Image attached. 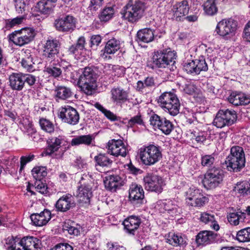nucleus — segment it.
I'll use <instances>...</instances> for the list:
<instances>
[{
    "instance_id": "obj_1",
    "label": "nucleus",
    "mask_w": 250,
    "mask_h": 250,
    "mask_svg": "<svg viewBox=\"0 0 250 250\" xmlns=\"http://www.w3.org/2000/svg\"><path fill=\"white\" fill-rule=\"evenodd\" d=\"M144 3L140 0H129L121 11L122 18L130 23H135L144 15Z\"/></svg>"
},
{
    "instance_id": "obj_2",
    "label": "nucleus",
    "mask_w": 250,
    "mask_h": 250,
    "mask_svg": "<svg viewBox=\"0 0 250 250\" xmlns=\"http://www.w3.org/2000/svg\"><path fill=\"white\" fill-rule=\"evenodd\" d=\"M176 54L170 48L155 51L151 58L150 67L154 68H167L175 62Z\"/></svg>"
},
{
    "instance_id": "obj_3",
    "label": "nucleus",
    "mask_w": 250,
    "mask_h": 250,
    "mask_svg": "<svg viewBox=\"0 0 250 250\" xmlns=\"http://www.w3.org/2000/svg\"><path fill=\"white\" fill-rule=\"evenodd\" d=\"M246 159L242 147L234 146L230 148V154L225 161L229 170L240 171L245 165Z\"/></svg>"
},
{
    "instance_id": "obj_4",
    "label": "nucleus",
    "mask_w": 250,
    "mask_h": 250,
    "mask_svg": "<svg viewBox=\"0 0 250 250\" xmlns=\"http://www.w3.org/2000/svg\"><path fill=\"white\" fill-rule=\"evenodd\" d=\"M96 79L97 75L93 68L86 67L79 77L78 84L82 91L86 95H90L97 87Z\"/></svg>"
},
{
    "instance_id": "obj_5",
    "label": "nucleus",
    "mask_w": 250,
    "mask_h": 250,
    "mask_svg": "<svg viewBox=\"0 0 250 250\" xmlns=\"http://www.w3.org/2000/svg\"><path fill=\"white\" fill-rule=\"evenodd\" d=\"M139 156L144 165L146 166H151L156 164L161 159L162 154L159 146L150 145L140 148Z\"/></svg>"
},
{
    "instance_id": "obj_6",
    "label": "nucleus",
    "mask_w": 250,
    "mask_h": 250,
    "mask_svg": "<svg viewBox=\"0 0 250 250\" xmlns=\"http://www.w3.org/2000/svg\"><path fill=\"white\" fill-rule=\"evenodd\" d=\"M35 34L33 29L23 28L15 31L8 36L9 41L15 45L22 46L30 42L34 39Z\"/></svg>"
},
{
    "instance_id": "obj_7",
    "label": "nucleus",
    "mask_w": 250,
    "mask_h": 250,
    "mask_svg": "<svg viewBox=\"0 0 250 250\" xmlns=\"http://www.w3.org/2000/svg\"><path fill=\"white\" fill-rule=\"evenodd\" d=\"M224 177V172L221 169L215 167L210 168L204 175V185L208 189L215 188L222 183Z\"/></svg>"
},
{
    "instance_id": "obj_8",
    "label": "nucleus",
    "mask_w": 250,
    "mask_h": 250,
    "mask_svg": "<svg viewBox=\"0 0 250 250\" xmlns=\"http://www.w3.org/2000/svg\"><path fill=\"white\" fill-rule=\"evenodd\" d=\"M186 204L194 207H201L208 202V199L205 196L201 191L195 187L189 188L185 192Z\"/></svg>"
},
{
    "instance_id": "obj_9",
    "label": "nucleus",
    "mask_w": 250,
    "mask_h": 250,
    "mask_svg": "<svg viewBox=\"0 0 250 250\" xmlns=\"http://www.w3.org/2000/svg\"><path fill=\"white\" fill-rule=\"evenodd\" d=\"M61 43L59 40L48 38L43 45L42 56L48 61L55 60L59 54Z\"/></svg>"
},
{
    "instance_id": "obj_10",
    "label": "nucleus",
    "mask_w": 250,
    "mask_h": 250,
    "mask_svg": "<svg viewBox=\"0 0 250 250\" xmlns=\"http://www.w3.org/2000/svg\"><path fill=\"white\" fill-rule=\"evenodd\" d=\"M235 110H219L213 121V124L218 128L233 124L237 120Z\"/></svg>"
},
{
    "instance_id": "obj_11",
    "label": "nucleus",
    "mask_w": 250,
    "mask_h": 250,
    "mask_svg": "<svg viewBox=\"0 0 250 250\" xmlns=\"http://www.w3.org/2000/svg\"><path fill=\"white\" fill-rule=\"evenodd\" d=\"M145 189L151 192L161 193L166 184L161 177L157 175L148 174L144 178Z\"/></svg>"
},
{
    "instance_id": "obj_12",
    "label": "nucleus",
    "mask_w": 250,
    "mask_h": 250,
    "mask_svg": "<svg viewBox=\"0 0 250 250\" xmlns=\"http://www.w3.org/2000/svg\"><path fill=\"white\" fill-rule=\"evenodd\" d=\"M237 22L232 19H223L217 24L215 32L219 36L226 37L232 35L236 30Z\"/></svg>"
},
{
    "instance_id": "obj_13",
    "label": "nucleus",
    "mask_w": 250,
    "mask_h": 250,
    "mask_svg": "<svg viewBox=\"0 0 250 250\" xmlns=\"http://www.w3.org/2000/svg\"><path fill=\"white\" fill-rule=\"evenodd\" d=\"M158 103L162 108L166 109H178L180 103L176 95L171 92H164L158 99Z\"/></svg>"
},
{
    "instance_id": "obj_14",
    "label": "nucleus",
    "mask_w": 250,
    "mask_h": 250,
    "mask_svg": "<svg viewBox=\"0 0 250 250\" xmlns=\"http://www.w3.org/2000/svg\"><path fill=\"white\" fill-rule=\"evenodd\" d=\"M106 148L107 152L111 155L118 157H125L127 153V149L123 141L121 140L112 139L108 141Z\"/></svg>"
},
{
    "instance_id": "obj_15",
    "label": "nucleus",
    "mask_w": 250,
    "mask_h": 250,
    "mask_svg": "<svg viewBox=\"0 0 250 250\" xmlns=\"http://www.w3.org/2000/svg\"><path fill=\"white\" fill-rule=\"evenodd\" d=\"M129 198L134 206L138 207L144 204L146 200L144 199V191L142 187L136 184H131L129 188Z\"/></svg>"
},
{
    "instance_id": "obj_16",
    "label": "nucleus",
    "mask_w": 250,
    "mask_h": 250,
    "mask_svg": "<svg viewBox=\"0 0 250 250\" xmlns=\"http://www.w3.org/2000/svg\"><path fill=\"white\" fill-rule=\"evenodd\" d=\"M54 24L58 31L68 32L73 30L75 28L76 20L73 16L67 15L56 20Z\"/></svg>"
},
{
    "instance_id": "obj_17",
    "label": "nucleus",
    "mask_w": 250,
    "mask_h": 250,
    "mask_svg": "<svg viewBox=\"0 0 250 250\" xmlns=\"http://www.w3.org/2000/svg\"><path fill=\"white\" fill-rule=\"evenodd\" d=\"M157 208L162 213L167 212L171 216L176 215L178 211L179 208L175 202L170 200L159 201L157 202Z\"/></svg>"
},
{
    "instance_id": "obj_18",
    "label": "nucleus",
    "mask_w": 250,
    "mask_h": 250,
    "mask_svg": "<svg viewBox=\"0 0 250 250\" xmlns=\"http://www.w3.org/2000/svg\"><path fill=\"white\" fill-rule=\"evenodd\" d=\"M189 8L188 2L187 0L176 2L173 5L172 9L176 20L181 21L182 19L188 13Z\"/></svg>"
},
{
    "instance_id": "obj_19",
    "label": "nucleus",
    "mask_w": 250,
    "mask_h": 250,
    "mask_svg": "<svg viewBox=\"0 0 250 250\" xmlns=\"http://www.w3.org/2000/svg\"><path fill=\"white\" fill-rule=\"evenodd\" d=\"M141 223V219L132 215L125 219L123 223L125 230L129 234L134 235Z\"/></svg>"
},
{
    "instance_id": "obj_20",
    "label": "nucleus",
    "mask_w": 250,
    "mask_h": 250,
    "mask_svg": "<svg viewBox=\"0 0 250 250\" xmlns=\"http://www.w3.org/2000/svg\"><path fill=\"white\" fill-rule=\"evenodd\" d=\"M75 205L72 196L67 194L63 195L57 201L55 207L57 210L66 212L74 207Z\"/></svg>"
},
{
    "instance_id": "obj_21",
    "label": "nucleus",
    "mask_w": 250,
    "mask_h": 250,
    "mask_svg": "<svg viewBox=\"0 0 250 250\" xmlns=\"http://www.w3.org/2000/svg\"><path fill=\"white\" fill-rule=\"evenodd\" d=\"M20 250H39L41 249V241L35 237H24L20 240Z\"/></svg>"
},
{
    "instance_id": "obj_22",
    "label": "nucleus",
    "mask_w": 250,
    "mask_h": 250,
    "mask_svg": "<svg viewBox=\"0 0 250 250\" xmlns=\"http://www.w3.org/2000/svg\"><path fill=\"white\" fill-rule=\"evenodd\" d=\"M104 182L105 188L111 191H115L117 188L123 185L122 178L116 174L107 175L104 177Z\"/></svg>"
},
{
    "instance_id": "obj_23",
    "label": "nucleus",
    "mask_w": 250,
    "mask_h": 250,
    "mask_svg": "<svg viewBox=\"0 0 250 250\" xmlns=\"http://www.w3.org/2000/svg\"><path fill=\"white\" fill-rule=\"evenodd\" d=\"M30 218L34 225L42 226L46 225L51 219V212L49 210L45 209L40 213L31 214Z\"/></svg>"
},
{
    "instance_id": "obj_24",
    "label": "nucleus",
    "mask_w": 250,
    "mask_h": 250,
    "mask_svg": "<svg viewBox=\"0 0 250 250\" xmlns=\"http://www.w3.org/2000/svg\"><path fill=\"white\" fill-rule=\"evenodd\" d=\"M23 74L21 73H13L9 76L10 88L13 90L21 91L24 87Z\"/></svg>"
},
{
    "instance_id": "obj_25",
    "label": "nucleus",
    "mask_w": 250,
    "mask_h": 250,
    "mask_svg": "<svg viewBox=\"0 0 250 250\" xmlns=\"http://www.w3.org/2000/svg\"><path fill=\"white\" fill-rule=\"evenodd\" d=\"M78 201L82 206L88 205L92 197L91 188L87 186H83L78 189Z\"/></svg>"
},
{
    "instance_id": "obj_26",
    "label": "nucleus",
    "mask_w": 250,
    "mask_h": 250,
    "mask_svg": "<svg viewBox=\"0 0 250 250\" xmlns=\"http://www.w3.org/2000/svg\"><path fill=\"white\" fill-rule=\"evenodd\" d=\"M59 116L63 122L73 125L77 124L79 120V114L77 110L62 111Z\"/></svg>"
},
{
    "instance_id": "obj_27",
    "label": "nucleus",
    "mask_w": 250,
    "mask_h": 250,
    "mask_svg": "<svg viewBox=\"0 0 250 250\" xmlns=\"http://www.w3.org/2000/svg\"><path fill=\"white\" fill-rule=\"evenodd\" d=\"M216 234L211 231L204 230L200 231L196 236V241L198 245H207L213 242Z\"/></svg>"
},
{
    "instance_id": "obj_28",
    "label": "nucleus",
    "mask_w": 250,
    "mask_h": 250,
    "mask_svg": "<svg viewBox=\"0 0 250 250\" xmlns=\"http://www.w3.org/2000/svg\"><path fill=\"white\" fill-rule=\"evenodd\" d=\"M246 218V213L240 209H232L227 213V219L231 225L237 226L240 222H243Z\"/></svg>"
},
{
    "instance_id": "obj_29",
    "label": "nucleus",
    "mask_w": 250,
    "mask_h": 250,
    "mask_svg": "<svg viewBox=\"0 0 250 250\" xmlns=\"http://www.w3.org/2000/svg\"><path fill=\"white\" fill-rule=\"evenodd\" d=\"M63 140L64 137L62 136L49 138L48 140V146L46 150V153L48 155H51L58 151Z\"/></svg>"
},
{
    "instance_id": "obj_30",
    "label": "nucleus",
    "mask_w": 250,
    "mask_h": 250,
    "mask_svg": "<svg viewBox=\"0 0 250 250\" xmlns=\"http://www.w3.org/2000/svg\"><path fill=\"white\" fill-rule=\"evenodd\" d=\"M167 242L174 247L184 246L187 244V239L181 234L169 232L167 238Z\"/></svg>"
},
{
    "instance_id": "obj_31",
    "label": "nucleus",
    "mask_w": 250,
    "mask_h": 250,
    "mask_svg": "<svg viewBox=\"0 0 250 250\" xmlns=\"http://www.w3.org/2000/svg\"><path fill=\"white\" fill-rule=\"evenodd\" d=\"M94 139L95 136L93 134L81 135L73 138L71 142V145L72 146L80 145L89 146L94 142Z\"/></svg>"
},
{
    "instance_id": "obj_32",
    "label": "nucleus",
    "mask_w": 250,
    "mask_h": 250,
    "mask_svg": "<svg viewBox=\"0 0 250 250\" xmlns=\"http://www.w3.org/2000/svg\"><path fill=\"white\" fill-rule=\"evenodd\" d=\"M200 220L205 224H209L210 227L216 231L220 229L217 222L215 220L214 215L211 213L208 212H202L200 214Z\"/></svg>"
},
{
    "instance_id": "obj_33",
    "label": "nucleus",
    "mask_w": 250,
    "mask_h": 250,
    "mask_svg": "<svg viewBox=\"0 0 250 250\" xmlns=\"http://www.w3.org/2000/svg\"><path fill=\"white\" fill-rule=\"evenodd\" d=\"M137 37L138 42L148 43L154 40V32L150 28L142 29L138 31Z\"/></svg>"
},
{
    "instance_id": "obj_34",
    "label": "nucleus",
    "mask_w": 250,
    "mask_h": 250,
    "mask_svg": "<svg viewBox=\"0 0 250 250\" xmlns=\"http://www.w3.org/2000/svg\"><path fill=\"white\" fill-rule=\"evenodd\" d=\"M57 1V0H41L37 3L36 8L41 13L48 14L54 7V4Z\"/></svg>"
},
{
    "instance_id": "obj_35",
    "label": "nucleus",
    "mask_w": 250,
    "mask_h": 250,
    "mask_svg": "<svg viewBox=\"0 0 250 250\" xmlns=\"http://www.w3.org/2000/svg\"><path fill=\"white\" fill-rule=\"evenodd\" d=\"M121 48L120 41L115 38L109 40L104 48V53L107 54H113L117 52Z\"/></svg>"
},
{
    "instance_id": "obj_36",
    "label": "nucleus",
    "mask_w": 250,
    "mask_h": 250,
    "mask_svg": "<svg viewBox=\"0 0 250 250\" xmlns=\"http://www.w3.org/2000/svg\"><path fill=\"white\" fill-rule=\"evenodd\" d=\"M23 53L25 54V57L22 59L21 62V65L27 71L29 72H33L35 70V68L30 50L26 49L24 51Z\"/></svg>"
},
{
    "instance_id": "obj_37",
    "label": "nucleus",
    "mask_w": 250,
    "mask_h": 250,
    "mask_svg": "<svg viewBox=\"0 0 250 250\" xmlns=\"http://www.w3.org/2000/svg\"><path fill=\"white\" fill-rule=\"evenodd\" d=\"M94 160L96 162L95 166L97 169L99 170L98 167H110L112 161L105 154H99L95 156Z\"/></svg>"
},
{
    "instance_id": "obj_38",
    "label": "nucleus",
    "mask_w": 250,
    "mask_h": 250,
    "mask_svg": "<svg viewBox=\"0 0 250 250\" xmlns=\"http://www.w3.org/2000/svg\"><path fill=\"white\" fill-rule=\"evenodd\" d=\"M55 96L62 100H65L72 95L70 89L64 86H58L55 89Z\"/></svg>"
},
{
    "instance_id": "obj_39",
    "label": "nucleus",
    "mask_w": 250,
    "mask_h": 250,
    "mask_svg": "<svg viewBox=\"0 0 250 250\" xmlns=\"http://www.w3.org/2000/svg\"><path fill=\"white\" fill-rule=\"evenodd\" d=\"M112 98L114 101H125L127 99L128 91L120 87L113 88L111 91Z\"/></svg>"
},
{
    "instance_id": "obj_40",
    "label": "nucleus",
    "mask_w": 250,
    "mask_h": 250,
    "mask_svg": "<svg viewBox=\"0 0 250 250\" xmlns=\"http://www.w3.org/2000/svg\"><path fill=\"white\" fill-rule=\"evenodd\" d=\"M216 0H207L203 4V9L205 14L208 16L215 15L218 8L216 6Z\"/></svg>"
},
{
    "instance_id": "obj_41",
    "label": "nucleus",
    "mask_w": 250,
    "mask_h": 250,
    "mask_svg": "<svg viewBox=\"0 0 250 250\" xmlns=\"http://www.w3.org/2000/svg\"><path fill=\"white\" fill-rule=\"evenodd\" d=\"M4 246L7 250H20V239L13 236L8 237L5 239Z\"/></svg>"
},
{
    "instance_id": "obj_42",
    "label": "nucleus",
    "mask_w": 250,
    "mask_h": 250,
    "mask_svg": "<svg viewBox=\"0 0 250 250\" xmlns=\"http://www.w3.org/2000/svg\"><path fill=\"white\" fill-rule=\"evenodd\" d=\"M64 229L67 230L70 234L78 236L80 233L81 227L74 222L68 220L65 223Z\"/></svg>"
},
{
    "instance_id": "obj_43",
    "label": "nucleus",
    "mask_w": 250,
    "mask_h": 250,
    "mask_svg": "<svg viewBox=\"0 0 250 250\" xmlns=\"http://www.w3.org/2000/svg\"><path fill=\"white\" fill-rule=\"evenodd\" d=\"M236 239L241 243L250 242V227H247L237 231Z\"/></svg>"
},
{
    "instance_id": "obj_44",
    "label": "nucleus",
    "mask_w": 250,
    "mask_h": 250,
    "mask_svg": "<svg viewBox=\"0 0 250 250\" xmlns=\"http://www.w3.org/2000/svg\"><path fill=\"white\" fill-rule=\"evenodd\" d=\"M114 12L113 6L105 7L99 15V18L101 21H107L113 17Z\"/></svg>"
},
{
    "instance_id": "obj_45",
    "label": "nucleus",
    "mask_w": 250,
    "mask_h": 250,
    "mask_svg": "<svg viewBox=\"0 0 250 250\" xmlns=\"http://www.w3.org/2000/svg\"><path fill=\"white\" fill-rule=\"evenodd\" d=\"M32 174L36 181H42L47 175L46 168L44 167H35L32 170Z\"/></svg>"
},
{
    "instance_id": "obj_46",
    "label": "nucleus",
    "mask_w": 250,
    "mask_h": 250,
    "mask_svg": "<svg viewBox=\"0 0 250 250\" xmlns=\"http://www.w3.org/2000/svg\"><path fill=\"white\" fill-rule=\"evenodd\" d=\"M194 62L196 67L197 75L199 74L201 71H206L208 70L207 63L203 57L194 60Z\"/></svg>"
},
{
    "instance_id": "obj_47",
    "label": "nucleus",
    "mask_w": 250,
    "mask_h": 250,
    "mask_svg": "<svg viewBox=\"0 0 250 250\" xmlns=\"http://www.w3.org/2000/svg\"><path fill=\"white\" fill-rule=\"evenodd\" d=\"M158 128L166 135H168L170 133L173 128V125L171 122L167 120L166 118L162 119V123H161Z\"/></svg>"
},
{
    "instance_id": "obj_48",
    "label": "nucleus",
    "mask_w": 250,
    "mask_h": 250,
    "mask_svg": "<svg viewBox=\"0 0 250 250\" xmlns=\"http://www.w3.org/2000/svg\"><path fill=\"white\" fill-rule=\"evenodd\" d=\"M44 71L50 76L54 78L59 77L62 74V70L60 66L50 65L45 67Z\"/></svg>"
},
{
    "instance_id": "obj_49",
    "label": "nucleus",
    "mask_w": 250,
    "mask_h": 250,
    "mask_svg": "<svg viewBox=\"0 0 250 250\" xmlns=\"http://www.w3.org/2000/svg\"><path fill=\"white\" fill-rule=\"evenodd\" d=\"M40 125L42 129L46 132L51 133L54 131L53 124L48 120L45 119H40Z\"/></svg>"
},
{
    "instance_id": "obj_50",
    "label": "nucleus",
    "mask_w": 250,
    "mask_h": 250,
    "mask_svg": "<svg viewBox=\"0 0 250 250\" xmlns=\"http://www.w3.org/2000/svg\"><path fill=\"white\" fill-rule=\"evenodd\" d=\"M194 60L187 61L183 64V69L188 74L197 75Z\"/></svg>"
},
{
    "instance_id": "obj_51",
    "label": "nucleus",
    "mask_w": 250,
    "mask_h": 250,
    "mask_svg": "<svg viewBox=\"0 0 250 250\" xmlns=\"http://www.w3.org/2000/svg\"><path fill=\"white\" fill-rule=\"evenodd\" d=\"M34 186L36 191L41 194H47L48 192L46 184L41 180L36 181Z\"/></svg>"
},
{
    "instance_id": "obj_52",
    "label": "nucleus",
    "mask_w": 250,
    "mask_h": 250,
    "mask_svg": "<svg viewBox=\"0 0 250 250\" xmlns=\"http://www.w3.org/2000/svg\"><path fill=\"white\" fill-rule=\"evenodd\" d=\"M237 190L238 193L243 195H250V180L247 182L243 183L237 186Z\"/></svg>"
},
{
    "instance_id": "obj_53",
    "label": "nucleus",
    "mask_w": 250,
    "mask_h": 250,
    "mask_svg": "<svg viewBox=\"0 0 250 250\" xmlns=\"http://www.w3.org/2000/svg\"><path fill=\"white\" fill-rule=\"evenodd\" d=\"M15 7L16 12L18 14L24 13L26 8L24 0H15Z\"/></svg>"
},
{
    "instance_id": "obj_54",
    "label": "nucleus",
    "mask_w": 250,
    "mask_h": 250,
    "mask_svg": "<svg viewBox=\"0 0 250 250\" xmlns=\"http://www.w3.org/2000/svg\"><path fill=\"white\" fill-rule=\"evenodd\" d=\"M25 19V16L24 15L17 17L8 21L6 23V26L10 28L13 27L14 26L21 23Z\"/></svg>"
},
{
    "instance_id": "obj_55",
    "label": "nucleus",
    "mask_w": 250,
    "mask_h": 250,
    "mask_svg": "<svg viewBox=\"0 0 250 250\" xmlns=\"http://www.w3.org/2000/svg\"><path fill=\"white\" fill-rule=\"evenodd\" d=\"M240 93L236 91L232 92L228 98L229 103L235 106H238Z\"/></svg>"
},
{
    "instance_id": "obj_56",
    "label": "nucleus",
    "mask_w": 250,
    "mask_h": 250,
    "mask_svg": "<svg viewBox=\"0 0 250 250\" xmlns=\"http://www.w3.org/2000/svg\"><path fill=\"white\" fill-rule=\"evenodd\" d=\"M163 118H161L158 115L153 114L150 117L149 122L150 124L152 125L154 127L158 128L160 126L161 123H162V120Z\"/></svg>"
},
{
    "instance_id": "obj_57",
    "label": "nucleus",
    "mask_w": 250,
    "mask_h": 250,
    "mask_svg": "<svg viewBox=\"0 0 250 250\" xmlns=\"http://www.w3.org/2000/svg\"><path fill=\"white\" fill-rule=\"evenodd\" d=\"M214 162V158L212 155H206L202 157L201 164L204 167H209Z\"/></svg>"
},
{
    "instance_id": "obj_58",
    "label": "nucleus",
    "mask_w": 250,
    "mask_h": 250,
    "mask_svg": "<svg viewBox=\"0 0 250 250\" xmlns=\"http://www.w3.org/2000/svg\"><path fill=\"white\" fill-rule=\"evenodd\" d=\"M23 82L24 84L26 83L29 86H32L34 85L37 81V78L36 76L31 74H23Z\"/></svg>"
},
{
    "instance_id": "obj_59",
    "label": "nucleus",
    "mask_w": 250,
    "mask_h": 250,
    "mask_svg": "<svg viewBox=\"0 0 250 250\" xmlns=\"http://www.w3.org/2000/svg\"><path fill=\"white\" fill-rule=\"evenodd\" d=\"M104 0H90V3L89 6L91 11H96L99 9L103 5Z\"/></svg>"
},
{
    "instance_id": "obj_60",
    "label": "nucleus",
    "mask_w": 250,
    "mask_h": 250,
    "mask_svg": "<svg viewBox=\"0 0 250 250\" xmlns=\"http://www.w3.org/2000/svg\"><path fill=\"white\" fill-rule=\"evenodd\" d=\"M238 106L246 105L250 103V96L247 95L244 93H240Z\"/></svg>"
},
{
    "instance_id": "obj_61",
    "label": "nucleus",
    "mask_w": 250,
    "mask_h": 250,
    "mask_svg": "<svg viewBox=\"0 0 250 250\" xmlns=\"http://www.w3.org/2000/svg\"><path fill=\"white\" fill-rule=\"evenodd\" d=\"M34 157L35 156L33 154L22 156L21 158V169H22L27 163L32 161Z\"/></svg>"
},
{
    "instance_id": "obj_62",
    "label": "nucleus",
    "mask_w": 250,
    "mask_h": 250,
    "mask_svg": "<svg viewBox=\"0 0 250 250\" xmlns=\"http://www.w3.org/2000/svg\"><path fill=\"white\" fill-rule=\"evenodd\" d=\"M71 246L67 243H60L55 246L51 250H73Z\"/></svg>"
},
{
    "instance_id": "obj_63",
    "label": "nucleus",
    "mask_w": 250,
    "mask_h": 250,
    "mask_svg": "<svg viewBox=\"0 0 250 250\" xmlns=\"http://www.w3.org/2000/svg\"><path fill=\"white\" fill-rule=\"evenodd\" d=\"M243 37L246 41L250 42V21L245 26Z\"/></svg>"
},
{
    "instance_id": "obj_64",
    "label": "nucleus",
    "mask_w": 250,
    "mask_h": 250,
    "mask_svg": "<svg viewBox=\"0 0 250 250\" xmlns=\"http://www.w3.org/2000/svg\"><path fill=\"white\" fill-rule=\"evenodd\" d=\"M106 117L111 121H117L119 117L110 110H101Z\"/></svg>"
}]
</instances>
